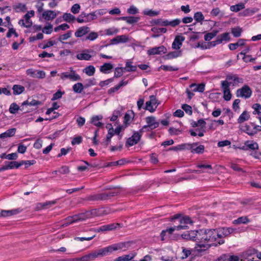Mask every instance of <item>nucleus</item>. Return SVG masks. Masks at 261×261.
I'll list each match as a JSON object with an SVG mask.
<instances>
[{"mask_svg":"<svg viewBox=\"0 0 261 261\" xmlns=\"http://www.w3.org/2000/svg\"><path fill=\"white\" fill-rule=\"evenodd\" d=\"M194 19L197 22H199L202 24L204 17L201 12H197L194 15Z\"/></svg>","mask_w":261,"mask_h":261,"instance_id":"37998d69","label":"nucleus"},{"mask_svg":"<svg viewBox=\"0 0 261 261\" xmlns=\"http://www.w3.org/2000/svg\"><path fill=\"white\" fill-rule=\"evenodd\" d=\"M65 94L64 91H61V90H58L55 94H53V96L51 98V100L54 101L62 97V95Z\"/></svg>","mask_w":261,"mask_h":261,"instance_id":"680f3d73","label":"nucleus"},{"mask_svg":"<svg viewBox=\"0 0 261 261\" xmlns=\"http://www.w3.org/2000/svg\"><path fill=\"white\" fill-rule=\"evenodd\" d=\"M56 44V42L55 41L49 40L46 44H40L38 45V46H39V47H40L42 49H45L49 47L52 46Z\"/></svg>","mask_w":261,"mask_h":261,"instance_id":"bf43d9fd","label":"nucleus"},{"mask_svg":"<svg viewBox=\"0 0 261 261\" xmlns=\"http://www.w3.org/2000/svg\"><path fill=\"white\" fill-rule=\"evenodd\" d=\"M122 227V224L119 223H113L110 224L104 225L98 228H97L95 231L97 232L101 231H112L118 228H121Z\"/></svg>","mask_w":261,"mask_h":261,"instance_id":"39448f33","label":"nucleus"},{"mask_svg":"<svg viewBox=\"0 0 261 261\" xmlns=\"http://www.w3.org/2000/svg\"><path fill=\"white\" fill-rule=\"evenodd\" d=\"M70 74V80L72 81H76L81 80V76L79 74H76L74 70H71Z\"/></svg>","mask_w":261,"mask_h":261,"instance_id":"052dcab7","label":"nucleus"},{"mask_svg":"<svg viewBox=\"0 0 261 261\" xmlns=\"http://www.w3.org/2000/svg\"><path fill=\"white\" fill-rule=\"evenodd\" d=\"M184 239L196 242L200 248H210L215 247L213 244L218 241L215 228H202L187 231L181 234Z\"/></svg>","mask_w":261,"mask_h":261,"instance_id":"f257e3e1","label":"nucleus"},{"mask_svg":"<svg viewBox=\"0 0 261 261\" xmlns=\"http://www.w3.org/2000/svg\"><path fill=\"white\" fill-rule=\"evenodd\" d=\"M128 40V38L125 35L117 36L110 40V43L102 45L101 47H107L110 44H116L120 43H125Z\"/></svg>","mask_w":261,"mask_h":261,"instance_id":"1a4fd4ad","label":"nucleus"},{"mask_svg":"<svg viewBox=\"0 0 261 261\" xmlns=\"http://www.w3.org/2000/svg\"><path fill=\"white\" fill-rule=\"evenodd\" d=\"M12 89L13 90L14 95H18L22 93L24 91L25 88L23 86L14 85L13 86Z\"/></svg>","mask_w":261,"mask_h":261,"instance_id":"72a5a7b5","label":"nucleus"},{"mask_svg":"<svg viewBox=\"0 0 261 261\" xmlns=\"http://www.w3.org/2000/svg\"><path fill=\"white\" fill-rule=\"evenodd\" d=\"M182 55L181 50H176L168 53L164 56L165 60H170L173 58H175L178 57H180Z\"/></svg>","mask_w":261,"mask_h":261,"instance_id":"393cba45","label":"nucleus"},{"mask_svg":"<svg viewBox=\"0 0 261 261\" xmlns=\"http://www.w3.org/2000/svg\"><path fill=\"white\" fill-rule=\"evenodd\" d=\"M85 88L84 85L81 83L75 84L72 86L73 91L76 93H82Z\"/></svg>","mask_w":261,"mask_h":261,"instance_id":"7c9ffc66","label":"nucleus"},{"mask_svg":"<svg viewBox=\"0 0 261 261\" xmlns=\"http://www.w3.org/2000/svg\"><path fill=\"white\" fill-rule=\"evenodd\" d=\"M242 149L243 150L250 149L251 150H255L258 149V145L255 142L248 140L245 142V146H243Z\"/></svg>","mask_w":261,"mask_h":261,"instance_id":"ddd939ff","label":"nucleus"},{"mask_svg":"<svg viewBox=\"0 0 261 261\" xmlns=\"http://www.w3.org/2000/svg\"><path fill=\"white\" fill-rule=\"evenodd\" d=\"M185 38L184 36H176L172 44V48L174 49H179L181 47L182 42L185 40Z\"/></svg>","mask_w":261,"mask_h":261,"instance_id":"f8f14e48","label":"nucleus"},{"mask_svg":"<svg viewBox=\"0 0 261 261\" xmlns=\"http://www.w3.org/2000/svg\"><path fill=\"white\" fill-rule=\"evenodd\" d=\"M219 30H214L210 33H207L204 35V40L206 41H209L212 39L214 37L216 36L217 34L219 33Z\"/></svg>","mask_w":261,"mask_h":261,"instance_id":"f704fd0d","label":"nucleus"},{"mask_svg":"<svg viewBox=\"0 0 261 261\" xmlns=\"http://www.w3.org/2000/svg\"><path fill=\"white\" fill-rule=\"evenodd\" d=\"M246 40L244 39H240L238 42L235 43H230L229 44V48L231 50L236 49L239 46H243L245 44Z\"/></svg>","mask_w":261,"mask_h":261,"instance_id":"a878e982","label":"nucleus"},{"mask_svg":"<svg viewBox=\"0 0 261 261\" xmlns=\"http://www.w3.org/2000/svg\"><path fill=\"white\" fill-rule=\"evenodd\" d=\"M90 31V28L87 26L79 28L75 32L74 35L76 37H82L84 35L88 33Z\"/></svg>","mask_w":261,"mask_h":261,"instance_id":"a211bd4d","label":"nucleus"},{"mask_svg":"<svg viewBox=\"0 0 261 261\" xmlns=\"http://www.w3.org/2000/svg\"><path fill=\"white\" fill-rule=\"evenodd\" d=\"M42 16L45 20L49 21L56 18L57 14L54 11L47 10L42 13Z\"/></svg>","mask_w":261,"mask_h":261,"instance_id":"4468645a","label":"nucleus"},{"mask_svg":"<svg viewBox=\"0 0 261 261\" xmlns=\"http://www.w3.org/2000/svg\"><path fill=\"white\" fill-rule=\"evenodd\" d=\"M193 144H196V145H193V146L192 145V148H191V150L192 153L201 154L204 152L205 148L204 145H200L196 147L198 144V143H193Z\"/></svg>","mask_w":261,"mask_h":261,"instance_id":"5701e85b","label":"nucleus"},{"mask_svg":"<svg viewBox=\"0 0 261 261\" xmlns=\"http://www.w3.org/2000/svg\"><path fill=\"white\" fill-rule=\"evenodd\" d=\"M174 230L175 228L173 227L167 228L165 230H163L160 233L161 241H163L165 240L168 237L173 233Z\"/></svg>","mask_w":261,"mask_h":261,"instance_id":"dca6fc26","label":"nucleus"},{"mask_svg":"<svg viewBox=\"0 0 261 261\" xmlns=\"http://www.w3.org/2000/svg\"><path fill=\"white\" fill-rule=\"evenodd\" d=\"M241 130L250 136H253L255 135V131L253 132V127L250 124H245L244 125H242L241 128Z\"/></svg>","mask_w":261,"mask_h":261,"instance_id":"aec40b11","label":"nucleus"},{"mask_svg":"<svg viewBox=\"0 0 261 261\" xmlns=\"http://www.w3.org/2000/svg\"><path fill=\"white\" fill-rule=\"evenodd\" d=\"M218 241L213 244L215 247H218L224 244L225 242V238L229 237L232 233L236 229L229 227H221L215 228Z\"/></svg>","mask_w":261,"mask_h":261,"instance_id":"7ed1b4c3","label":"nucleus"},{"mask_svg":"<svg viewBox=\"0 0 261 261\" xmlns=\"http://www.w3.org/2000/svg\"><path fill=\"white\" fill-rule=\"evenodd\" d=\"M83 72L88 76H92L95 72V68L93 66L89 65L84 68Z\"/></svg>","mask_w":261,"mask_h":261,"instance_id":"a19ab883","label":"nucleus"},{"mask_svg":"<svg viewBox=\"0 0 261 261\" xmlns=\"http://www.w3.org/2000/svg\"><path fill=\"white\" fill-rule=\"evenodd\" d=\"M102 119L101 115H96L93 116L91 119V123L93 125L97 127H101L103 125V123L99 122V121Z\"/></svg>","mask_w":261,"mask_h":261,"instance_id":"cd10ccee","label":"nucleus"},{"mask_svg":"<svg viewBox=\"0 0 261 261\" xmlns=\"http://www.w3.org/2000/svg\"><path fill=\"white\" fill-rule=\"evenodd\" d=\"M76 57L79 60H80L88 61V60H90V59L91 58V56L89 54L81 53V54H77L76 56Z\"/></svg>","mask_w":261,"mask_h":261,"instance_id":"3c124183","label":"nucleus"},{"mask_svg":"<svg viewBox=\"0 0 261 261\" xmlns=\"http://www.w3.org/2000/svg\"><path fill=\"white\" fill-rule=\"evenodd\" d=\"M26 74L33 78L42 79L46 76L45 72L43 70H35L33 68H29L26 70Z\"/></svg>","mask_w":261,"mask_h":261,"instance_id":"423d86ee","label":"nucleus"},{"mask_svg":"<svg viewBox=\"0 0 261 261\" xmlns=\"http://www.w3.org/2000/svg\"><path fill=\"white\" fill-rule=\"evenodd\" d=\"M113 68V66L112 64L110 63H105L103 65L100 66V71L103 73H108L110 72L109 71L112 69Z\"/></svg>","mask_w":261,"mask_h":261,"instance_id":"c756f323","label":"nucleus"},{"mask_svg":"<svg viewBox=\"0 0 261 261\" xmlns=\"http://www.w3.org/2000/svg\"><path fill=\"white\" fill-rule=\"evenodd\" d=\"M128 242H121L113 244L105 248H100L99 249L95 250L80 258H75L73 259L62 258L58 259L57 261H92L96 258L106 256L114 251L123 249H124V250H125L126 248H128Z\"/></svg>","mask_w":261,"mask_h":261,"instance_id":"f03ea898","label":"nucleus"},{"mask_svg":"<svg viewBox=\"0 0 261 261\" xmlns=\"http://www.w3.org/2000/svg\"><path fill=\"white\" fill-rule=\"evenodd\" d=\"M180 219L185 224L187 225L188 224H192L193 223V221L191 220V218L189 216H182L181 215V217H180Z\"/></svg>","mask_w":261,"mask_h":261,"instance_id":"0e129e2a","label":"nucleus"},{"mask_svg":"<svg viewBox=\"0 0 261 261\" xmlns=\"http://www.w3.org/2000/svg\"><path fill=\"white\" fill-rule=\"evenodd\" d=\"M30 17L31 16H30L28 13L25 14L24 15L25 22H24V20L23 19H20L19 20L18 23L26 28H30L32 25V22L30 20Z\"/></svg>","mask_w":261,"mask_h":261,"instance_id":"2eb2a0df","label":"nucleus"},{"mask_svg":"<svg viewBox=\"0 0 261 261\" xmlns=\"http://www.w3.org/2000/svg\"><path fill=\"white\" fill-rule=\"evenodd\" d=\"M134 256H131L129 254L124 255L116 258L114 261H151L152 257L151 255H146L140 260H132Z\"/></svg>","mask_w":261,"mask_h":261,"instance_id":"6e6552de","label":"nucleus"},{"mask_svg":"<svg viewBox=\"0 0 261 261\" xmlns=\"http://www.w3.org/2000/svg\"><path fill=\"white\" fill-rule=\"evenodd\" d=\"M242 31V29L240 27L231 28V33L234 37L241 36Z\"/></svg>","mask_w":261,"mask_h":261,"instance_id":"a18cd8bd","label":"nucleus"},{"mask_svg":"<svg viewBox=\"0 0 261 261\" xmlns=\"http://www.w3.org/2000/svg\"><path fill=\"white\" fill-rule=\"evenodd\" d=\"M210 13L213 16H219V18H221L224 16V13L221 11L218 7L213 9Z\"/></svg>","mask_w":261,"mask_h":261,"instance_id":"4c0bfd02","label":"nucleus"},{"mask_svg":"<svg viewBox=\"0 0 261 261\" xmlns=\"http://www.w3.org/2000/svg\"><path fill=\"white\" fill-rule=\"evenodd\" d=\"M226 261H239V257L237 255H231L229 253H226Z\"/></svg>","mask_w":261,"mask_h":261,"instance_id":"774afa93","label":"nucleus"},{"mask_svg":"<svg viewBox=\"0 0 261 261\" xmlns=\"http://www.w3.org/2000/svg\"><path fill=\"white\" fill-rule=\"evenodd\" d=\"M181 108L185 111V112L189 115H191L192 114V107L187 105L184 104L181 106Z\"/></svg>","mask_w":261,"mask_h":261,"instance_id":"69168bd1","label":"nucleus"},{"mask_svg":"<svg viewBox=\"0 0 261 261\" xmlns=\"http://www.w3.org/2000/svg\"><path fill=\"white\" fill-rule=\"evenodd\" d=\"M232 84L231 82H228L227 80L221 82V88L223 91H227L230 90L229 86Z\"/></svg>","mask_w":261,"mask_h":261,"instance_id":"09e8293b","label":"nucleus"},{"mask_svg":"<svg viewBox=\"0 0 261 261\" xmlns=\"http://www.w3.org/2000/svg\"><path fill=\"white\" fill-rule=\"evenodd\" d=\"M249 222V220L246 216H243L238 218L234 221V223L236 224H246Z\"/></svg>","mask_w":261,"mask_h":261,"instance_id":"603ef678","label":"nucleus"},{"mask_svg":"<svg viewBox=\"0 0 261 261\" xmlns=\"http://www.w3.org/2000/svg\"><path fill=\"white\" fill-rule=\"evenodd\" d=\"M230 40V37L229 33L226 32L218 36L216 39V42L221 44L223 41H229Z\"/></svg>","mask_w":261,"mask_h":261,"instance_id":"b1692460","label":"nucleus"},{"mask_svg":"<svg viewBox=\"0 0 261 261\" xmlns=\"http://www.w3.org/2000/svg\"><path fill=\"white\" fill-rule=\"evenodd\" d=\"M74 218L76 219L77 222L79 221H83L86 219L89 218L87 214H86V211L84 213H81L78 214L77 215H74Z\"/></svg>","mask_w":261,"mask_h":261,"instance_id":"5fc2aeb1","label":"nucleus"},{"mask_svg":"<svg viewBox=\"0 0 261 261\" xmlns=\"http://www.w3.org/2000/svg\"><path fill=\"white\" fill-rule=\"evenodd\" d=\"M64 222L62 224L63 227H66L70 224L77 222L75 218H74V215L72 216H69L66 218L64 220Z\"/></svg>","mask_w":261,"mask_h":261,"instance_id":"ea45409f","label":"nucleus"},{"mask_svg":"<svg viewBox=\"0 0 261 261\" xmlns=\"http://www.w3.org/2000/svg\"><path fill=\"white\" fill-rule=\"evenodd\" d=\"M190 87V88L197 87V89H193L194 92L198 91L199 92H203L204 91L205 84L204 83H201L198 85L196 84H192Z\"/></svg>","mask_w":261,"mask_h":261,"instance_id":"c03bdc74","label":"nucleus"},{"mask_svg":"<svg viewBox=\"0 0 261 261\" xmlns=\"http://www.w3.org/2000/svg\"><path fill=\"white\" fill-rule=\"evenodd\" d=\"M250 118V115L248 112L245 111H244L238 119V122L239 123H242L245 121L249 120Z\"/></svg>","mask_w":261,"mask_h":261,"instance_id":"473e14b6","label":"nucleus"},{"mask_svg":"<svg viewBox=\"0 0 261 261\" xmlns=\"http://www.w3.org/2000/svg\"><path fill=\"white\" fill-rule=\"evenodd\" d=\"M226 80L228 82H231V85L233 86L242 82V79L239 78L237 75H228L226 76Z\"/></svg>","mask_w":261,"mask_h":261,"instance_id":"bb28decb","label":"nucleus"},{"mask_svg":"<svg viewBox=\"0 0 261 261\" xmlns=\"http://www.w3.org/2000/svg\"><path fill=\"white\" fill-rule=\"evenodd\" d=\"M180 217H181V214H177L170 218V220L171 221L174 222V223H176V221H178L179 223V225L174 226L173 227H174L175 230H180L181 229H187L189 227L188 225H186L185 224V223H183L182 221L180 219Z\"/></svg>","mask_w":261,"mask_h":261,"instance_id":"0eeeda50","label":"nucleus"},{"mask_svg":"<svg viewBox=\"0 0 261 261\" xmlns=\"http://www.w3.org/2000/svg\"><path fill=\"white\" fill-rule=\"evenodd\" d=\"M63 18L65 21L67 22H71L75 19V16L70 13H65L63 15Z\"/></svg>","mask_w":261,"mask_h":261,"instance_id":"8fccbe9b","label":"nucleus"},{"mask_svg":"<svg viewBox=\"0 0 261 261\" xmlns=\"http://www.w3.org/2000/svg\"><path fill=\"white\" fill-rule=\"evenodd\" d=\"M245 8V4L243 3H240L235 5L230 6V10L232 12H237Z\"/></svg>","mask_w":261,"mask_h":261,"instance_id":"58836bf2","label":"nucleus"},{"mask_svg":"<svg viewBox=\"0 0 261 261\" xmlns=\"http://www.w3.org/2000/svg\"><path fill=\"white\" fill-rule=\"evenodd\" d=\"M41 104V102L39 100H36L35 99H32L31 101H29L28 100L24 101L22 103V106H38L40 105Z\"/></svg>","mask_w":261,"mask_h":261,"instance_id":"de8ad7c7","label":"nucleus"},{"mask_svg":"<svg viewBox=\"0 0 261 261\" xmlns=\"http://www.w3.org/2000/svg\"><path fill=\"white\" fill-rule=\"evenodd\" d=\"M119 192L118 191H112L100 193L101 201H104L110 199L111 198L118 195Z\"/></svg>","mask_w":261,"mask_h":261,"instance_id":"9b49d317","label":"nucleus"},{"mask_svg":"<svg viewBox=\"0 0 261 261\" xmlns=\"http://www.w3.org/2000/svg\"><path fill=\"white\" fill-rule=\"evenodd\" d=\"M250 50V47L249 46H247L240 53L241 55H244L243 60L245 62H248V61L247 60H246L247 58L251 57V55H246V54L247 53L249 52Z\"/></svg>","mask_w":261,"mask_h":261,"instance_id":"4d7b16f0","label":"nucleus"},{"mask_svg":"<svg viewBox=\"0 0 261 261\" xmlns=\"http://www.w3.org/2000/svg\"><path fill=\"white\" fill-rule=\"evenodd\" d=\"M20 109V107L16 103H12L9 108V112L11 114H15L17 111Z\"/></svg>","mask_w":261,"mask_h":261,"instance_id":"13d9d810","label":"nucleus"},{"mask_svg":"<svg viewBox=\"0 0 261 261\" xmlns=\"http://www.w3.org/2000/svg\"><path fill=\"white\" fill-rule=\"evenodd\" d=\"M98 36L97 33L96 32H91L89 34V35L86 36V40H89L90 41H93L96 39Z\"/></svg>","mask_w":261,"mask_h":261,"instance_id":"338daca9","label":"nucleus"},{"mask_svg":"<svg viewBox=\"0 0 261 261\" xmlns=\"http://www.w3.org/2000/svg\"><path fill=\"white\" fill-rule=\"evenodd\" d=\"M86 201H101L100 194L97 193L87 196L85 199Z\"/></svg>","mask_w":261,"mask_h":261,"instance_id":"79ce46f5","label":"nucleus"},{"mask_svg":"<svg viewBox=\"0 0 261 261\" xmlns=\"http://www.w3.org/2000/svg\"><path fill=\"white\" fill-rule=\"evenodd\" d=\"M119 19L124 20L129 24H134L139 20L140 17L135 16H122L120 17Z\"/></svg>","mask_w":261,"mask_h":261,"instance_id":"4be33fe9","label":"nucleus"},{"mask_svg":"<svg viewBox=\"0 0 261 261\" xmlns=\"http://www.w3.org/2000/svg\"><path fill=\"white\" fill-rule=\"evenodd\" d=\"M21 166L20 164V161L19 162L16 161H11L8 162H5V165L4 169H6V170L8 169H12L14 168L18 169Z\"/></svg>","mask_w":261,"mask_h":261,"instance_id":"6ab92c4d","label":"nucleus"},{"mask_svg":"<svg viewBox=\"0 0 261 261\" xmlns=\"http://www.w3.org/2000/svg\"><path fill=\"white\" fill-rule=\"evenodd\" d=\"M192 249H189L185 247H182V259L187 258L189 256L192 252Z\"/></svg>","mask_w":261,"mask_h":261,"instance_id":"6e6d98bb","label":"nucleus"},{"mask_svg":"<svg viewBox=\"0 0 261 261\" xmlns=\"http://www.w3.org/2000/svg\"><path fill=\"white\" fill-rule=\"evenodd\" d=\"M160 68L165 70V71H177L178 70V68L173 67L171 66L165 65H162L161 66Z\"/></svg>","mask_w":261,"mask_h":261,"instance_id":"e2e57ef3","label":"nucleus"},{"mask_svg":"<svg viewBox=\"0 0 261 261\" xmlns=\"http://www.w3.org/2000/svg\"><path fill=\"white\" fill-rule=\"evenodd\" d=\"M132 62L128 61L126 62L125 67H124V71L126 72L136 71L137 68V66L132 65Z\"/></svg>","mask_w":261,"mask_h":261,"instance_id":"c9c22d12","label":"nucleus"},{"mask_svg":"<svg viewBox=\"0 0 261 261\" xmlns=\"http://www.w3.org/2000/svg\"><path fill=\"white\" fill-rule=\"evenodd\" d=\"M146 122L149 125L148 126H151L153 129H155L159 126V122L156 121L155 118L153 116L147 117Z\"/></svg>","mask_w":261,"mask_h":261,"instance_id":"f3484780","label":"nucleus"},{"mask_svg":"<svg viewBox=\"0 0 261 261\" xmlns=\"http://www.w3.org/2000/svg\"><path fill=\"white\" fill-rule=\"evenodd\" d=\"M167 48L164 46L152 47L147 51L148 55H160L162 53H166Z\"/></svg>","mask_w":261,"mask_h":261,"instance_id":"9d476101","label":"nucleus"},{"mask_svg":"<svg viewBox=\"0 0 261 261\" xmlns=\"http://www.w3.org/2000/svg\"><path fill=\"white\" fill-rule=\"evenodd\" d=\"M252 91L250 87L247 85H244L241 88L238 89L236 91L237 97H244L245 99L249 98L252 95Z\"/></svg>","mask_w":261,"mask_h":261,"instance_id":"20e7f679","label":"nucleus"},{"mask_svg":"<svg viewBox=\"0 0 261 261\" xmlns=\"http://www.w3.org/2000/svg\"><path fill=\"white\" fill-rule=\"evenodd\" d=\"M16 131L15 128H12L8 129L6 132L1 134L0 135V138L4 139L8 137H10L14 136Z\"/></svg>","mask_w":261,"mask_h":261,"instance_id":"c85d7f7f","label":"nucleus"},{"mask_svg":"<svg viewBox=\"0 0 261 261\" xmlns=\"http://www.w3.org/2000/svg\"><path fill=\"white\" fill-rule=\"evenodd\" d=\"M127 81H121L119 84L116 85L115 87H112L108 90V94L109 95H113L115 92L118 91L121 87L125 86L127 84Z\"/></svg>","mask_w":261,"mask_h":261,"instance_id":"412c9836","label":"nucleus"},{"mask_svg":"<svg viewBox=\"0 0 261 261\" xmlns=\"http://www.w3.org/2000/svg\"><path fill=\"white\" fill-rule=\"evenodd\" d=\"M107 127L108 128V126ZM114 128L113 127H110V128L109 127L108 133L107 135L106 139L105 141L106 146H108L109 144V143L111 142V139L112 137L114 136Z\"/></svg>","mask_w":261,"mask_h":261,"instance_id":"e433bc0d","label":"nucleus"},{"mask_svg":"<svg viewBox=\"0 0 261 261\" xmlns=\"http://www.w3.org/2000/svg\"><path fill=\"white\" fill-rule=\"evenodd\" d=\"M100 209H92L90 211H86V214H87V216H88L89 218H90L99 216L100 215Z\"/></svg>","mask_w":261,"mask_h":261,"instance_id":"2f4dec72","label":"nucleus"},{"mask_svg":"<svg viewBox=\"0 0 261 261\" xmlns=\"http://www.w3.org/2000/svg\"><path fill=\"white\" fill-rule=\"evenodd\" d=\"M16 12H24L27 10L26 5L22 3H19L14 7Z\"/></svg>","mask_w":261,"mask_h":261,"instance_id":"49530a36","label":"nucleus"},{"mask_svg":"<svg viewBox=\"0 0 261 261\" xmlns=\"http://www.w3.org/2000/svg\"><path fill=\"white\" fill-rule=\"evenodd\" d=\"M124 71V68L122 67H116L115 70V73L114 77L118 78L121 76Z\"/></svg>","mask_w":261,"mask_h":261,"instance_id":"864d4df0","label":"nucleus"}]
</instances>
